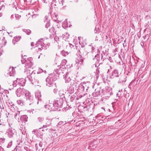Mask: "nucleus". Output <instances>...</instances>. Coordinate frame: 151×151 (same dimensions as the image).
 <instances>
[{"mask_svg":"<svg viewBox=\"0 0 151 151\" xmlns=\"http://www.w3.org/2000/svg\"><path fill=\"white\" fill-rule=\"evenodd\" d=\"M35 146L36 150H38V147L37 144H35Z\"/></svg>","mask_w":151,"mask_h":151,"instance_id":"obj_50","label":"nucleus"},{"mask_svg":"<svg viewBox=\"0 0 151 151\" xmlns=\"http://www.w3.org/2000/svg\"><path fill=\"white\" fill-rule=\"evenodd\" d=\"M43 70H42V69H41V68H39V70H38V71L37 72V73H36V74H37V75L38 74L42 72H43Z\"/></svg>","mask_w":151,"mask_h":151,"instance_id":"obj_36","label":"nucleus"},{"mask_svg":"<svg viewBox=\"0 0 151 151\" xmlns=\"http://www.w3.org/2000/svg\"><path fill=\"white\" fill-rule=\"evenodd\" d=\"M55 40L57 42L58 44L59 43V38L58 37H55L54 38Z\"/></svg>","mask_w":151,"mask_h":151,"instance_id":"obj_32","label":"nucleus"},{"mask_svg":"<svg viewBox=\"0 0 151 151\" xmlns=\"http://www.w3.org/2000/svg\"><path fill=\"white\" fill-rule=\"evenodd\" d=\"M48 15L45 16V19L44 20V23H45V27L46 28H47L49 27L50 25L49 20L48 19Z\"/></svg>","mask_w":151,"mask_h":151,"instance_id":"obj_16","label":"nucleus"},{"mask_svg":"<svg viewBox=\"0 0 151 151\" xmlns=\"http://www.w3.org/2000/svg\"><path fill=\"white\" fill-rule=\"evenodd\" d=\"M67 22L66 21H65L63 22V26L64 25L65 27H68V25H66Z\"/></svg>","mask_w":151,"mask_h":151,"instance_id":"obj_47","label":"nucleus"},{"mask_svg":"<svg viewBox=\"0 0 151 151\" xmlns=\"http://www.w3.org/2000/svg\"><path fill=\"white\" fill-rule=\"evenodd\" d=\"M3 148L1 147H0V151H3Z\"/></svg>","mask_w":151,"mask_h":151,"instance_id":"obj_54","label":"nucleus"},{"mask_svg":"<svg viewBox=\"0 0 151 151\" xmlns=\"http://www.w3.org/2000/svg\"><path fill=\"white\" fill-rule=\"evenodd\" d=\"M44 148H41V149H42V150H43L44 149Z\"/></svg>","mask_w":151,"mask_h":151,"instance_id":"obj_64","label":"nucleus"},{"mask_svg":"<svg viewBox=\"0 0 151 151\" xmlns=\"http://www.w3.org/2000/svg\"><path fill=\"white\" fill-rule=\"evenodd\" d=\"M9 109L12 112L17 111V108L12 103H9L8 105Z\"/></svg>","mask_w":151,"mask_h":151,"instance_id":"obj_14","label":"nucleus"},{"mask_svg":"<svg viewBox=\"0 0 151 151\" xmlns=\"http://www.w3.org/2000/svg\"><path fill=\"white\" fill-rule=\"evenodd\" d=\"M31 45L32 46H33L34 45V43L33 42H32L31 43Z\"/></svg>","mask_w":151,"mask_h":151,"instance_id":"obj_53","label":"nucleus"},{"mask_svg":"<svg viewBox=\"0 0 151 151\" xmlns=\"http://www.w3.org/2000/svg\"><path fill=\"white\" fill-rule=\"evenodd\" d=\"M61 54L62 55L65 56L68 54V52L63 50L61 52Z\"/></svg>","mask_w":151,"mask_h":151,"instance_id":"obj_26","label":"nucleus"},{"mask_svg":"<svg viewBox=\"0 0 151 151\" xmlns=\"http://www.w3.org/2000/svg\"><path fill=\"white\" fill-rule=\"evenodd\" d=\"M5 139L4 138H0V142H1L2 143H4V140Z\"/></svg>","mask_w":151,"mask_h":151,"instance_id":"obj_44","label":"nucleus"},{"mask_svg":"<svg viewBox=\"0 0 151 151\" xmlns=\"http://www.w3.org/2000/svg\"><path fill=\"white\" fill-rule=\"evenodd\" d=\"M25 97L26 99L27 102L29 104V105H30L31 103H33V98L29 91L26 93Z\"/></svg>","mask_w":151,"mask_h":151,"instance_id":"obj_7","label":"nucleus"},{"mask_svg":"<svg viewBox=\"0 0 151 151\" xmlns=\"http://www.w3.org/2000/svg\"><path fill=\"white\" fill-rule=\"evenodd\" d=\"M22 31L28 35H29L31 32V31L29 29H22Z\"/></svg>","mask_w":151,"mask_h":151,"instance_id":"obj_27","label":"nucleus"},{"mask_svg":"<svg viewBox=\"0 0 151 151\" xmlns=\"http://www.w3.org/2000/svg\"><path fill=\"white\" fill-rule=\"evenodd\" d=\"M44 118L42 116H40L37 119V122L42 123L44 121Z\"/></svg>","mask_w":151,"mask_h":151,"instance_id":"obj_23","label":"nucleus"},{"mask_svg":"<svg viewBox=\"0 0 151 151\" xmlns=\"http://www.w3.org/2000/svg\"><path fill=\"white\" fill-rule=\"evenodd\" d=\"M9 70L11 71L9 72V75L10 76H13L14 74L15 73V71L14 70V68H10Z\"/></svg>","mask_w":151,"mask_h":151,"instance_id":"obj_24","label":"nucleus"},{"mask_svg":"<svg viewBox=\"0 0 151 151\" xmlns=\"http://www.w3.org/2000/svg\"><path fill=\"white\" fill-rule=\"evenodd\" d=\"M94 32L95 33H99V27H95L94 30Z\"/></svg>","mask_w":151,"mask_h":151,"instance_id":"obj_31","label":"nucleus"},{"mask_svg":"<svg viewBox=\"0 0 151 151\" xmlns=\"http://www.w3.org/2000/svg\"><path fill=\"white\" fill-rule=\"evenodd\" d=\"M65 0H60L59 1L60 4H61V6H62L63 5V3L64 2Z\"/></svg>","mask_w":151,"mask_h":151,"instance_id":"obj_35","label":"nucleus"},{"mask_svg":"<svg viewBox=\"0 0 151 151\" xmlns=\"http://www.w3.org/2000/svg\"><path fill=\"white\" fill-rule=\"evenodd\" d=\"M53 103L55 108L57 110L58 109V107H61L62 106L63 104V101L62 99L60 98L58 99Z\"/></svg>","mask_w":151,"mask_h":151,"instance_id":"obj_6","label":"nucleus"},{"mask_svg":"<svg viewBox=\"0 0 151 151\" xmlns=\"http://www.w3.org/2000/svg\"><path fill=\"white\" fill-rule=\"evenodd\" d=\"M58 68H56L54 71V73L55 75L53 77L49 76L46 79L47 86L49 87H56V83L54 82L57 79V78L60 73H63L62 72L61 69L59 67V66H58Z\"/></svg>","mask_w":151,"mask_h":151,"instance_id":"obj_1","label":"nucleus"},{"mask_svg":"<svg viewBox=\"0 0 151 151\" xmlns=\"http://www.w3.org/2000/svg\"><path fill=\"white\" fill-rule=\"evenodd\" d=\"M6 134L9 137L13 138L16 136V131L14 129L9 128L7 130Z\"/></svg>","mask_w":151,"mask_h":151,"instance_id":"obj_9","label":"nucleus"},{"mask_svg":"<svg viewBox=\"0 0 151 151\" xmlns=\"http://www.w3.org/2000/svg\"><path fill=\"white\" fill-rule=\"evenodd\" d=\"M20 111H17V112H15L14 114L15 118L17 120L18 122L20 121Z\"/></svg>","mask_w":151,"mask_h":151,"instance_id":"obj_19","label":"nucleus"},{"mask_svg":"<svg viewBox=\"0 0 151 151\" xmlns=\"http://www.w3.org/2000/svg\"><path fill=\"white\" fill-rule=\"evenodd\" d=\"M40 128H39V129H40ZM42 129V131L43 132L45 131H47L48 130V129L47 128H42V129Z\"/></svg>","mask_w":151,"mask_h":151,"instance_id":"obj_46","label":"nucleus"},{"mask_svg":"<svg viewBox=\"0 0 151 151\" xmlns=\"http://www.w3.org/2000/svg\"><path fill=\"white\" fill-rule=\"evenodd\" d=\"M16 42H17V41H16L15 39L13 38L12 40V42L14 45H15V44L16 43Z\"/></svg>","mask_w":151,"mask_h":151,"instance_id":"obj_45","label":"nucleus"},{"mask_svg":"<svg viewBox=\"0 0 151 151\" xmlns=\"http://www.w3.org/2000/svg\"><path fill=\"white\" fill-rule=\"evenodd\" d=\"M28 116L27 115H24L20 117V121H24L25 122L27 121Z\"/></svg>","mask_w":151,"mask_h":151,"instance_id":"obj_22","label":"nucleus"},{"mask_svg":"<svg viewBox=\"0 0 151 151\" xmlns=\"http://www.w3.org/2000/svg\"><path fill=\"white\" fill-rule=\"evenodd\" d=\"M17 102V104L19 105H20L21 106H22L23 105V103L21 100H18Z\"/></svg>","mask_w":151,"mask_h":151,"instance_id":"obj_29","label":"nucleus"},{"mask_svg":"<svg viewBox=\"0 0 151 151\" xmlns=\"http://www.w3.org/2000/svg\"><path fill=\"white\" fill-rule=\"evenodd\" d=\"M54 89L53 90V92L55 93H56L57 91V89L56 88V87L54 88L53 87H52Z\"/></svg>","mask_w":151,"mask_h":151,"instance_id":"obj_43","label":"nucleus"},{"mask_svg":"<svg viewBox=\"0 0 151 151\" xmlns=\"http://www.w3.org/2000/svg\"><path fill=\"white\" fill-rule=\"evenodd\" d=\"M93 95L94 96L95 94L96 95L95 96H98L99 95V92H94L93 93Z\"/></svg>","mask_w":151,"mask_h":151,"instance_id":"obj_42","label":"nucleus"},{"mask_svg":"<svg viewBox=\"0 0 151 151\" xmlns=\"http://www.w3.org/2000/svg\"><path fill=\"white\" fill-rule=\"evenodd\" d=\"M25 79L29 80L32 84H34L36 82H38V77L37 76V74L34 71H32L31 73L30 76H28V78H25Z\"/></svg>","mask_w":151,"mask_h":151,"instance_id":"obj_3","label":"nucleus"},{"mask_svg":"<svg viewBox=\"0 0 151 151\" xmlns=\"http://www.w3.org/2000/svg\"><path fill=\"white\" fill-rule=\"evenodd\" d=\"M12 144V141L10 142L8 144V145L7 146V147L8 148H9L10 147Z\"/></svg>","mask_w":151,"mask_h":151,"instance_id":"obj_37","label":"nucleus"},{"mask_svg":"<svg viewBox=\"0 0 151 151\" xmlns=\"http://www.w3.org/2000/svg\"><path fill=\"white\" fill-rule=\"evenodd\" d=\"M42 2L45 3H47L48 2H49L50 1V0H41ZM53 0H52L53 1Z\"/></svg>","mask_w":151,"mask_h":151,"instance_id":"obj_38","label":"nucleus"},{"mask_svg":"<svg viewBox=\"0 0 151 151\" xmlns=\"http://www.w3.org/2000/svg\"><path fill=\"white\" fill-rule=\"evenodd\" d=\"M55 15L56 17H57V16H58V15L57 14H55Z\"/></svg>","mask_w":151,"mask_h":151,"instance_id":"obj_59","label":"nucleus"},{"mask_svg":"<svg viewBox=\"0 0 151 151\" xmlns=\"http://www.w3.org/2000/svg\"><path fill=\"white\" fill-rule=\"evenodd\" d=\"M86 84V82H83L81 83L78 86V89L81 91H83L85 89V85Z\"/></svg>","mask_w":151,"mask_h":151,"instance_id":"obj_18","label":"nucleus"},{"mask_svg":"<svg viewBox=\"0 0 151 151\" xmlns=\"http://www.w3.org/2000/svg\"><path fill=\"white\" fill-rule=\"evenodd\" d=\"M30 69H27L26 70L24 71V75L26 76L25 78H28V76H30L31 74Z\"/></svg>","mask_w":151,"mask_h":151,"instance_id":"obj_21","label":"nucleus"},{"mask_svg":"<svg viewBox=\"0 0 151 151\" xmlns=\"http://www.w3.org/2000/svg\"><path fill=\"white\" fill-rule=\"evenodd\" d=\"M71 73L70 72L67 73L64 76V78L65 81V83H69L71 81Z\"/></svg>","mask_w":151,"mask_h":151,"instance_id":"obj_12","label":"nucleus"},{"mask_svg":"<svg viewBox=\"0 0 151 151\" xmlns=\"http://www.w3.org/2000/svg\"><path fill=\"white\" fill-rule=\"evenodd\" d=\"M31 59H32L31 58H29L27 59V61L28 62L29 61L31 62Z\"/></svg>","mask_w":151,"mask_h":151,"instance_id":"obj_49","label":"nucleus"},{"mask_svg":"<svg viewBox=\"0 0 151 151\" xmlns=\"http://www.w3.org/2000/svg\"><path fill=\"white\" fill-rule=\"evenodd\" d=\"M21 38V37H17L14 38V39H15L16 41L17 42H18L20 40V38Z\"/></svg>","mask_w":151,"mask_h":151,"instance_id":"obj_34","label":"nucleus"},{"mask_svg":"<svg viewBox=\"0 0 151 151\" xmlns=\"http://www.w3.org/2000/svg\"><path fill=\"white\" fill-rule=\"evenodd\" d=\"M77 54L79 55V58L76 60V63L81 65L83 64V60L87 57V53L85 51L79 50Z\"/></svg>","mask_w":151,"mask_h":151,"instance_id":"obj_2","label":"nucleus"},{"mask_svg":"<svg viewBox=\"0 0 151 151\" xmlns=\"http://www.w3.org/2000/svg\"><path fill=\"white\" fill-rule=\"evenodd\" d=\"M4 0H0V2H2Z\"/></svg>","mask_w":151,"mask_h":151,"instance_id":"obj_61","label":"nucleus"},{"mask_svg":"<svg viewBox=\"0 0 151 151\" xmlns=\"http://www.w3.org/2000/svg\"><path fill=\"white\" fill-rule=\"evenodd\" d=\"M70 47L71 48H72V47H73L74 46L73 45H72L71 44L70 45Z\"/></svg>","mask_w":151,"mask_h":151,"instance_id":"obj_56","label":"nucleus"},{"mask_svg":"<svg viewBox=\"0 0 151 151\" xmlns=\"http://www.w3.org/2000/svg\"><path fill=\"white\" fill-rule=\"evenodd\" d=\"M52 120L48 118L46 119L45 120V124L43 125L42 127H40V129L45 128L50 126L51 124Z\"/></svg>","mask_w":151,"mask_h":151,"instance_id":"obj_11","label":"nucleus"},{"mask_svg":"<svg viewBox=\"0 0 151 151\" xmlns=\"http://www.w3.org/2000/svg\"><path fill=\"white\" fill-rule=\"evenodd\" d=\"M44 107L46 109L49 110L50 111L56 110V109L55 108L54 103H50L47 105H45Z\"/></svg>","mask_w":151,"mask_h":151,"instance_id":"obj_10","label":"nucleus"},{"mask_svg":"<svg viewBox=\"0 0 151 151\" xmlns=\"http://www.w3.org/2000/svg\"><path fill=\"white\" fill-rule=\"evenodd\" d=\"M25 67L27 69H31V68H33V67H32V62H30V61H29V62H28L27 61H26L25 62Z\"/></svg>","mask_w":151,"mask_h":151,"instance_id":"obj_17","label":"nucleus"},{"mask_svg":"<svg viewBox=\"0 0 151 151\" xmlns=\"http://www.w3.org/2000/svg\"><path fill=\"white\" fill-rule=\"evenodd\" d=\"M18 83L17 82V79L15 80V81H14L13 83H12V85L13 87H15L16 86H18Z\"/></svg>","mask_w":151,"mask_h":151,"instance_id":"obj_28","label":"nucleus"},{"mask_svg":"<svg viewBox=\"0 0 151 151\" xmlns=\"http://www.w3.org/2000/svg\"><path fill=\"white\" fill-rule=\"evenodd\" d=\"M15 15H12L11 17V18L12 19V18H13L14 16L15 17Z\"/></svg>","mask_w":151,"mask_h":151,"instance_id":"obj_55","label":"nucleus"},{"mask_svg":"<svg viewBox=\"0 0 151 151\" xmlns=\"http://www.w3.org/2000/svg\"><path fill=\"white\" fill-rule=\"evenodd\" d=\"M17 79L18 86H23L25 85V81L27 80L23 78H17Z\"/></svg>","mask_w":151,"mask_h":151,"instance_id":"obj_15","label":"nucleus"},{"mask_svg":"<svg viewBox=\"0 0 151 151\" xmlns=\"http://www.w3.org/2000/svg\"><path fill=\"white\" fill-rule=\"evenodd\" d=\"M39 147H42V142H40L39 143Z\"/></svg>","mask_w":151,"mask_h":151,"instance_id":"obj_48","label":"nucleus"},{"mask_svg":"<svg viewBox=\"0 0 151 151\" xmlns=\"http://www.w3.org/2000/svg\"><path fill=\"white\" fill-rule=\"evenodd\" d=\"M51 7V8L54 7L55 8V6H56V5L54 3H52L50 5Z\"/></svg>","mask_w":151,"mask_h":151,"instance_id":"obj_40","label":"nucleus"},{"mask_svg":"<svg viewBox=\"0 0 151 151\" xmlns=\"http://www.w3.org/2000/svg\"><path fill=\"white\" fill-rule=\"evenodd\" d=\"M89 47L91 49V52L93 53L95 51V48L94 47H91V46H90Z\"/></svg>","mask_w":151,"mask_h":151,"instance_id":"obj_39","label":"nucleus"},{"mask_svg":"<svg viewBox=\"0 0 151 151\" xmlns=\"http://www.w3.org/2000/svg\"><path fill=\"white\" fill-rule=\"evenodd\" d=\"M15 17H16V18L17 19H19V18H20L21 17V16L17 14L15 15Z\"/></svg>","mask_w":151,"mask_h":151,"instance_id":"obj_41","label":"nucleus"},{"mask_svg":"<svg viewBox=\"0 0 151 151\" xmlns=\"http://www.w3.org/2000/svg\"><path fill=\"white\" fill-rule=\"evenodd\" d=\"M19 150H20L21 149V147H18L17 148V149L18 150H19Z\"/></svg>","mask_w":151,"mask_h":151,"instance_id":"obj_57","label":"nucleus"},{"mask_svg":"<svg viewBox=\"0 0 151 151\" xmlns=\"http://www.w3.org/2000/svg\"><path fill=\"white\" fill-rule=\"evenodd\" d=\"M72 85H73L71 84L70 86L68 87V93H69L70 94L74 93V88L72 86Z\"/></svg>","mask_w":151,"mask_h":151,"instance_id":"obj_20","label":"nucleus"},{"mask_svg":"<svg viewBox=\"0 0 151 151\" xmlns=\"http://www.w3.org/2000/svg\"><path fill=\"white\" fill-rule=\"evenodd\" d=\"M67 62V60H65L64 59L62 60L61 62V65L63 66L65 65Z\"/></svg>","mask_w":151,"mask_h":151,"instance_id":"obj_33","label":"nucleus"},{"mask_svg":"<svg viewBox=\"0 0 151 151\" xmlns=\"http://www.w3.org/2000/svg\"><path fill=\"white\" fill-rule=\"evenodd\" d=\"M63 31L62 30H58V31L55 32V34H58L60 35V36L61 34H62V36H61L63 39L65 40H66L69 37V35L67 32H65L64 34H62Z\"/></svg>","mask_w":151,"mask_h":151,"instance_id":"obj_8","label":"nucleus"},{"mask_svg":"<svg viewBox=\"0 0 151 151\" xmlns=\"http://www.w3.org/2000/svg\"><path fill=\"white\" fill-rule=\"evenodd\" d=\"M35 97L36 98H37L38 100H41V95L40 93H35Z\"/></svg>","mask_w":151,"mask_h":151,"instance_id":"obj_25","label":"nucleus"},{"mask_svg":"<svg viewBox=\"0 0 151 151\" xmlns=\"http://www.w3.org/2000/svg\"><path fill=\"white\" fill-rule=\"evenodd\" d=\"M110 68L111 69H112V67L111 66H110Z\"/></svg>","mask_w":151,"mask_h":151,"instance_id":"obj_60","label":"nucleus"},{"mask_svg":"<svg viewBox=\"0 0 151 151\" xmlns=\"http://www.w3.org/2000/svg\"><path fill=\"white\" fill-rule=\"evenodd\" d=\"M43 42V39H41L39 40L35 44L36 46H38V45H40V46H41V48L39 47V50H41L42 49H43L42 47H44L45 45V44L44 42Z\"/></svg>","mask_w":151,"mask_h":151,"instance_id":"obj_13","label":"nucleus"},{"mask_svg":"<svg viewBox=\"0 0 151 151\" xmlns=\"http://www.w3.org/2000/svg\"><path fill=\"white\" fill-rule=\"evenodd\" d=\"M89 82H86V83H87V84H88V83H89Z\"/></svg>","mask_w":151,"mask_h":151,"instance_id":"obj_63","label":"nucleus"},{"mask_svg":"<svg viewBox=\"0 0 151 151\" xmlns=\"http://www.w3.org/2000/svg\"><path fill=\"white\" fill-rule=\"evenodd\" d=\"M86 84H85V88H86V90H87V89H88L87 88H88V86H87V87H86L87 86L86 85Z\"/></svg>","mask_w":151,"mask_h":151,"instance_id":"obj_52","label":"nucleus"},{"mask_svg":"<svg viewBox=\"0 0 151 151\" xmlns=\"http://www.w3.org/2000/svg\"><path fill=\"white\" fill-rule=\"evenodd\" d=\"M140 44H141V45L142 47H143V46H144V43L143 42H141V43H140Z\"/></svg>","mask_w":151,"mask_h":151,"instance_id":"obj_51","label":"nucleus"},{"mask_svg":"<svg viewBox=\"0 0 151 151\" xmlns=\"http://www.w3.org/2000/svg\"><path fill=\"white\" fill-rule=\"evenodd\" d=\"M76 97V96L74 95H72L70 98V101L71 102H72L73 101V100Z\"/></svg>","mask_w":151,"mask_h":151,"instance_id":"obj_30","label":"nucleus"},{"mask_svg":"<svg viewBox=\"0 0 151 151\" xmlns=\"http://www.w3.org/2000/svg\"><path fill=\"white\" fill-rule=\"evenodd\" d=\"M34 16H35L34 15L32 16V18H34Z\"/></svg>","mask_w":151,"mask_h":151,"instance_id":"obj_62","label":"nucleus"},{"mask_svg":"<svg viewBox=\"0 0 151 151\" xmlns=\"http://www.w3.org/2000/svg\"><path fill=\"white\" fill-rule=\"evenodd\" d=\"M101 108L102 109H104V111H105V109L104 108V107H102Z\"/></svg>","mask_w":151,"mask_h":151,"instance_id":"obj_58","label":"nucleus"},{"mask_svg":"<svg viewBox=\"0 0 151 151\" xmlns=\"http://www.w3.org/2000/svg\"><path fill=\"white\" fill-rule=\"evenodd\" d=\"M28 91L24 89L20 88H18L16 91V93L17 96L19 97L22 95H25V96L26 93H27V92Z\"/></svg>","mask_w":151,"mask_h":151,"instance_id":"obj_5","label":"nucleus"},{"mask_svg":"<svg viewBox=\"0 0 151 151\" xmlns=\"http://www.w3.org/2000/svg\"><path fill=\"white\" fill-rule=\"evenodd\" d=\"M111 77L114 78V77H119V80L118 82V83H122L123 81L122 79V76L120 74H119L118 71L117 70H114L112 73V74L111 75Z\"/></svg>","mask_w":151,"mask_h":151,"instance_id":"obj_4","label":"nucleus"}]
</instances>
